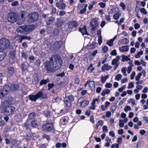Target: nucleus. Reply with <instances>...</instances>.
<instances>
[{
	"label": "nucleus",
	"instance_id": "f257e3e1",
	"mask_svg": "<svg viewBox=\"0 0 148 148\" xmlns=\"http://www.w3.org/2000/svg\"><path fill=\"white\" fill-rule=\"evenodd\" d=\"M62 64V61L60 56L58 55L53 56L49 61L45 62V68L50 72L55 71V69L58 70L60 68Z\"/></svg>",
	"mask_w": 148,
	"mask_h": 148
},
{
	"label": "nucleus",
	"instance_id": "f03ea898",
	"mask_svg": "<svg viewBox=\"0 0 148 148\" xmlns=\"http://www.w3.org/2000/svg\"><path fill=\"white\" fill-rule=\"evenodd\" d=\"M15 110V108L12 106H9L6 101L2 102L0 107V111L7 115L12 114Z\"/></svg>",
	"mask_w": 148,
	"mask_h": 148
},
{
	"label": "nucleus",
	"instance_id": "7ed1b4c3",
	"mask_svg": "<svg viewBox=\"0 0 148 148\" xmlns=\"http://www.w3.org/2000/svg\"><path fill=\"white\" fill-rule=\"evenodd\" d=\"M35 25H24L19 27L16 31L18 33L22 34H27L32 32L34 28Z\"/></svg>",
	"mask_w": 148,
	"mask_h": 148
},
{
	"label": "nucleus",
	"instance_id": "20e7f679",
	"mask_svg": "<svg viewBox=\"0 0 148 148\" xmlns=\"http://www.w3.org/2000/svg\"><path fill=\"white\" fill-rule=\"evenodd\" d=\"M10 45L9 40L5 38H2L0 40V49L5 50L8 49Z\"/></svg>",
	"mask_w": 148,
	"mask_h": 148
},
{
	"label": "nucleus",
	"instance_id": "39448f33",
	"mask_svg": "<svg viewBox=\"0 0 148 148\" xmlns=\"http://www.w3.org/2000/svg\"><path fill=\"white\" fill-rule=\"evenodd\" d=\"M18 16L16 13H10L8 16V21L11 23H14L17 21L18 19Z\"/></svg>",
	"mask_w": 148,
	"mask_h": 148
},
{
	"label": "nucleus",
	"instance_id": "423d86ee",
	"mask_svg": "<svg viewBox=\"0 0 148 148\" xmlns=\"http://www.w3.org/2000/svg\"><path fill=\"white\" fill-rule=\"evenodd\" d=\"M38 13L36 12L29 14V18L28 20V22L32 23L37 21L38 19Z\"/></svg>",
	"mask_w": 148,
	"mask_h": 148
},
{
	"label": "nucleus",
	"instance_id": "0eeeda50",
	"mask_svg": "<svg viewBox=\"0 0 148 148\" xmlns=\"http://www.w3.org/2000/svg\"><path fill=\"white\" fill-rule=\"evenodd\" d=\"M53 127V125L51 123H47L42 125V129L45 132H49L52 130Z\"/></svg>",
	"mask_w": 148,
	"mask_h": 148
},
{
	"label": "nucleus",
	"instance_id": "6e6552de",
	"mask_svg": "<svg viewBox=\"0 0 148 148\" xmlns=\"http://www.w3.org/2000/svg\"><path fill=\"white\" fill-rule=\"evenodd\" d=\"M90 24L91 30L94 31L96 29L98 26V21L96 19H93L90 22Z\"/></svg>",
	"mask_w": 148,
	"mask_h": 148
},
{
	"label": "nucleus",
	"instance_id": "1a4fd4ad",
	"mask_svg": "<svg viewBox=\"0 0 148 148\" xmlns=\"http://www.w3.org/2000/svg\"><path fill=\"white\" fill-rule=\"evenodd\" d=\"M68 25V28L69 29L76 27L78 25L77 22L75 21H69Z\"/></svg>",
	"mask_w": 148,
	"mask_h": 148
},
{
	"label": "nucleus",
	"instance_id": "9d476101",
	"mask_svg": "<svg viewBox=\"0 0 148 148\" xmlns=\"http://www.w3.org/2000/svg\"><path fill=\"white\" fill-rule=\"evenodd\" d=\"M62 42L59 41L56 42L54 43L53 47L57 49H60L62 47Z\"/></svg>",
	"mask_w": 148,
	"mask_h": 148
},
{
	"label": "nucleus",
	"instance_id": "9b49d317",
	"mask_svg": "<svg viewBox=\"0 0 148 148\" xmlns=\"http://www.w3.org/2000/svg\"><path fill=\"white\" fill-rule=\"evenodd\" d=\"M55 20V18L53 16H51L48 18L46 21L47 25H51Z\"/></svg>",
	"mask_w": 148,
	"mask_h": 148
},
{
	"label": "nucleus",
	"instance_id": "f8f14e48",
	"mask_svg": "<svg viewBox=\"0 0 148 148\" xmlns=\"http://www.w3.org/2000/svg\"><path fill=\"white\" fill-rule=\"evenodd\" d=\"M64 102L66 108L67 109H69L71 108V103L68 101L67 98L66 97H65L64 99Z\"/></svg>",
	"mask_w": 148,
	"mask_h": 148
},
{
	"label": "nucleus",
	"instance_id": "ddd939ff",
	"mask_svg": "<svg viewBox=\"0 0 148 148\" xmlns=\"http://www.w3.org/2000/svg\"><path fill=\"white\" fill-rule=\"evenodd\" d=\"M79 31L82 33L83 35H88L85 26H83L82 27L79 28Z\"/></svg>",
	"mask_w": 148,
	"mask_h": 148
},
{
	"label": "nucleus",
	"instance_id": "4468645a",
	"mask_svg": "<svg viewBox=\"0 0 148 148\" xmlns=\"http://www.w3.org/2000/svg\"><path fill=\"white\" fill-rule=\"evenodd\" d=\"M129 49V47L128 46H124L119 48V51L121 52H127Z\"/></svg>",
	"mask_w": 148,
	"mask_h": 148
},
{
	"label": "nucleus",
	"instance_id": "2eb2a0df",
	"mask_svg": "<svg viewBox=\"0 0 148 148\" xmlns=\"http://www.w3.org/2000/svg\"><path fill=\"white\" fill-rule=\"evenodd\" d=\"M112 68V66L109 65L108 64H104L102 67L101 71L104 72L106 71H108Z\"/></svg>",
	"mask_w": 148,
	"mask_h": 148
},
{
	"label": "nucleus",
	"instance_id": "dca6fc26",
	"mask_svg": "<svg viewBox=\"0 0 148 148\" xmlns=\"http://www.w3.org/2000/svg\"><path fill=\"white\" fill-rule=\"evenodd\" d=\"M67 117H62L60 121V125H64L67 123V121L66 119Z\"/></svg>",
	"mask_w": 148,
	"mask_h": 148
},
{
	"label": "nucleus",
	"instance_id": "f3484780",
	"mask_svg": "<svg viewBox=\"0 0 148 148\" xmlns=\"http://www.w3.org/2000/svg\"><path fill=\"white\" fill-rule=\"evenodd\" d=\"M6 88L7 90H6V92L3 93L0 91V98H3L8 93V92L10 90V87H7Z\"/></svg>",
	"mask_w": 148,
	"mask_h": 148
},
{
	"label": "nucleus",
	"instance_id": "a211bd4d",
	"mask_svg": "<svg viewBox=\"0 0 148 148\" xmlns=\"http://www.w3.org/2000/svg\"><path fill=\"white\" fill-rule=\"evenodd\" d=\"M111 90L107 88H105L103 90L101 95L102 96H104L106 94H109L110 93Z\"/></svg>",
	"mask_w": 148,
	"mask_h": 148
},
{
	"label": "nucleus",
	"instance_id": "6ab92c4d",
	"mask_svg": "<svg viewBox=\"0 0 148 148\" xmlns=\"http://www.w3.org/2000/svg\"><path fill=\"white\" fill-rule=\"evenodd\" d=\"M56 5L57 7L60 9H64L66 6V4L63 3H57Z\"/></svg>",
	"mask_w": 148,
	"mask_h": 148
},
{
	"label": "nucleus",
	"instance_id": "aec40b11",
	"mask_svg": "<svg viewBox=\"0 0 148 148\" xmlns=\"http://www.w3.org/2000/svg\"><path fill=\"white\" fill-rule=\"evenodd\" d=\"M80 106L82 108H84L89 103L88 101L87 100H84L80 102Z\"/></svg>",
	"mask_w": 148,
	"mask_h": 148
},
{
	"label": "nucleus",
	"instance_id": "412c9836",
	"mask_svg": "<svg viewBox=\"0 0 148 148\" xmlns=\"http://www.w3.org/2000/svg\"><path fill=\"white\" fill-rule=\"evenodd\" d=\"M97 44L95 42H93L91 43H90L87 46V48L89 49H92L95 47Z\"/></svg>",
	"mask_w": 148,
	"mask_h": 148
},
{
	"label": "nucleus",
	"instance_id": "4be33fe9",
	"mask_svg": "<svg viewBox=\"0 0 148 148\" xmlns=\"http://www.w3.org/2000/svg\"><path fill=\"white\" fill-rule=\"evenodd\" d=\"M19 87L18 84H13L11 85V88L12 90H16L19 88Z\"/></svg>",
	"mask_w": 148,
	"mask_h": 148
},
{
	"label": "nucleus",
	"instance_id": "5701e85b",
	"mask_svg": "<svg viewBox=\"0 0 148 148\" xmlns=\"http://www.w3.org/2000/svg\"><path fill=\"white\" fill-rule=\"evenodd\" d=\"M128 57H130V56H125L124 55H122L121 56L122 57V60L121 61L122 62H124L125 61H129L130 60V59Z\"/></svg>",
	"mask_w": 148,
	"mask_h": 148
},
{
	"label": "nucleus",
	"instance_id": "b1692460",
	"mask_svg": "<svg viewBox=\"0 0 148 148\" xmlns=\"http://www.w3.org/2000/svg\"><path fill=\"white\" fill-rule=\"evenodd\" d=\"M14 39L16 41H18L19 43L22 42L23 40L22 35H19L16 36L15 37Z\"/></svg>",
	"mask_w": 148,
	"mask_h": 148
},
{
	"label": "nucleus",
	"instance_id": "393cba45",
	"mask_svg": "<svg viewBox=\"0 0 148 148\" xmlns=\"http://www.w3.org/2000/svg\"><path fill=\"white\" fill-rule=\"evenodd\" d=\"M8 73L10 75H12L14 73V69L12 67H9L8 68Z\"/></svg>",
	"mask_w": 148,
	"mask_h": 148
},
{
	"label": "nucleus",
	"instance_id": "a878e982",
	"mask_svg": "<svg viewBox=\"0 0 148 148\" xmlns=\"http://www.w3.org/2000/svg\"><path fill=\"white\" fill-rule=\"evenodd\" d=\"M29 120H27L26 121V122L24 124L23 127L26 129H28L30 126L29 125Z\"/></svg>",
	"mask_w": 148,
	"mask_h": 148
},
{
	"label": "nucleus",
	"instance_id": "bb28decb",
	"mask_svg": "<svg viewBox=\"0 0 148 148\" xmlns=\"http://www.w3.org/2000/svg\"><path fill=\"white\" fill-rule=\"evenodd\" d=\"M6 55V53L5 52L0 51V61L3 60Z\"/></svg>",
	"mask_w": 148,
	"mask_h": 148
},
{
	"label": "nucleus",
	"instance_id": "cd10ccee",
	"mask_svg": "<svg viewBox=\"0 0 148 148\" xmlns=\"http://www.w3.org/2000/svg\"><path fill=\"white\" fill-rule=\"evenodd\" d=\"M43 95L44 93L42 91H40L35 95L36 97V98L38 99L41 97L42 98Z\"/></svg>",
	"mask_w": 148,
	"mask_h": 148
},
{
	"label": "nucleus",
	"instance_id": "c85d7f7f",
	"mask_svg": "<svg viewBox=\"0 0 148 148\" xmlns=\"http://www.w3.org/2000/svg\"><path fill=\"white\" fill-rule=\"evenodd\" d=\"M109 78V76L106 75L105 76H102L101 78V81L102 83H103L105 82L106 79Z\"/></svg>",
	"mask_w": 148,
	"mask_h": 148
},
{
	"label": "nucleus",
	"instance_id": "c756f323",
	"mask_svg": "<svg viewBox=\"0 0 148 148\" xmlns=\"http://www.w3.org/2000/svg\"><path fill=\"white\" fill-rule=\"evenodd\" d=\"M121 14L119 13H116L113 15V18L115 20H117L119 19Z\"/></svg>",
	"mask_w": 148,
	"mask_h": 148
},
{
	"label": "nucleus",
	"instance_id": "7c9ffc66",
	"mask_svg": "<svg viewBox=\"0 0 148 148\" xmlns=\"http://www.w3.org/2000/svg\"><path fill=\"white\" fill-rule=\"evenodd\" d=\"M29 98L30 100L32 101H36L37 99L36 95H30L29 96Z\"/></svg>",
	"mask_w": 148,
	"mask_h": 148
},
{
	"label": "nucleus",
	"instance_id": "2f4dec72",
	"mask_svg": "<svg viewBox=\"0 0 148 148\" xmlns=\"http://www.w3.org/2000/svg\"><path fill=\"white\" fill-rule=\"evenodd\" d=\"M95 85V83L94 82L89 81V86L91 89L94 88Z\"/></svg>",
	"mask_w": 148,
	"mask_h": 148
},
{
	"label": "nucleus",
	"instance_id": "473e14b6",
	"mask_svg": "<svg viewBox=\"0 0 148 148\" xmlns=\"http://www.w3.org/2000/svg\"><path fill=\"white\" fill-rule=\"evenodd\" d=\"M22 57L26 60L28 58V55L26 52L23 51L21 53Z\"/></svg>",
	"mask_w": 148,
	"mask_h": 148
},
{
	"label": "nucleus",
	"instance_id": "72a5a7b5",
	"mask_svg": "<svg viewBox=\"0 0 148 148\" xmlns=\"http://www.w3.org/2000/svg\"><path fill=\"white\" fill-rule=\"evenodd\" d=\"M58 23L57 25L58 27L61 26L63 23L62 20L61 18L57 19Z\"/></svg>",
	"mask_w": 148,
	"mask_h": 148
},
{
	"label": "nucleus",
	"instance_id": "f704fd0d",
	"mask_svg": "<svg viewBox=\"0 0 148 148\" xmlns=\"http://www.w3.org/2000/svg\"><path fill=\"white\" fill-rule=\"evenodd\" d=\"M49 79H43L41 81L40 83V85L42 86L43 84H45L49 82Z\"/></svg>",
	"mask_w": 148,
	"mask_h": 148
},
{
	"label": "nucleus",
	"instance_id": "c9c22d12",
	"mask_svg": "<svg viewBox=\"0 0 148 148\" xmlns=\"http://www.w3.org/2000/svg\"><path fill=\"white\" fill-rule=\"evenodd\" d=\"M32 126L34 127H36L37 126V121L35 120H33L31 123Z\"/></svg>",
	"mask_w": 148,
	"mask_h": 148
},
{
	"label": "nucleus",
	"instance_id": "e433bc0d",
	"mask_svg": "<svg viewBox=\"0 0 148 148\" xmlns=\"http://www.w3.org/2000/svg\"><path fill=\"white\" fill-rule=\"evenodd\" d=\"M100 99L99 98H96L93 99L92 102L91 103L92 105H95V103L97 102L98 103H100Z\"/></svg>",
	"mask_w": 148,
	"mask_h": 148
},
{
	"label": "nucleus",
	"instance_id": "4c0bfd02",
	"mask_svg": "<svg viewBox=\"0 0 148 148\" xmlns=\"http://www.w3.org/2000/svg\"><path fill=\"white\" fill-rule=\"evenodd\" d=\"M143 51H141L138 52L137 54L135 55V58H140V56L143 54Z\"/></svg>",
	"mask_w": 148,
	"mask_h": 148
},
{
	"label": "nucleus",
	"instance_id": "58836bf2",
	"mask_svg": "<svg viewBox=\"0 0 148 148\" xmlns=\"http://www.w3.org/2000/svg\"><path fill=\"white\" fill-rule=\"evenodd\" d=\"M66 97L67 98V100L69 99L71 102L73 101L74 100V97L72 95H69Z\"/></svg>",
	"mask_w": 148,
	"mask_h": 148
},
{
	"label": "nucleus",
	"instance_id": "ea45409f",
	"mask_svg": "<svg viewBox=\"0 0 148 148\" xmlns=\"http://www.w3.org/2000/svg\"><path fill=\"white\" fill-rule=\"evenodd\" d=\"M114 41L113 40L111 39L107 42V44L109 46H112L113 45Z\"/></svg>",
	"mask_w": 148,
	"mask_h": 148
},
{
	"label": "nucleus",
	"instance_id": "a19ab883",
	"mask_svg": "<svg viewBox=\"0 0 148 148\" xmlns=\"http://www.w3.org/2000/svg\"><path fill=\"white\" fill-rule=\"evenodd\" d=\"M127 69L125 67L123 68L121 70V71L123 73V75L126 76L127 75L126 73Z\"/></svg>",
	"mask_w": 148,
	"mask_h": 148
},
{
	"label": "nucleus",
	"instance_id": "79ce46f5",
	"mask_svg": "<svg viewBox=\"0 0 148 148\" xmlns=\"http://www.w3.org/2000/svg\"><path fill=\"white\" fill-rule=\"evenodd\" d=\"M119 125L120 127H123L124 126V123L123 121V120L120 119L119 121Z\"/></svg>",
	"mask_w": 148,
	"mask_h": 148
},
{
	"label": "nucleus",
	"instance_id": "37998d69",
	"mask_svg": "<svg viewBox=\"0 0 148 148\" xmlns=\"http://www.w3.org/2000/svg\"><path fill=\"white\" fill-rule=\"evenodd\" d=\"M35 113L34 112H32L29 114V119H34L35 117Z\"/></svg>",
	"mask_w": 148,
	"mask_h": 148
},
{
	"label": "nucleus",
	"instance_id": "c03bdc74",
	"mask_svg": "<svg viewBox=\"0 0 148 148\" xmlns=\"http://www.w3.org/2000/svg\"><path fill=\"white\" fill-rule=\"evenodd\" d=\"M7 87L10 86L8 85H5L3 87V88H2L1 89L0 91L4 93V92H5L6 91V90H7V89L6 88H6V87Z\"/></svg>",
	"mask_w": 148,
	"mask_h": 148
},
{
	"label": "nucleus",
	"instance_id": "a18cd8bd",
	"mask_svg": "<svg viewBox=\"0 0 148 148\" xmlns=\"http://www.w3.org/2000/svg\"><path fill=\"white\" fill-rule=\"evenodd\" d=\"M119 5L120 6L122 7V9L123 10H124L126 9V5L123 2L121 3H120Z\"/></svg>",
	"mask_w": 148,
	"mask_h": 148
},
{
	"label": "nucleus",
	"instance_id": "49530a36",
	"mask_svg": "<svg viewBox=\"0 0 148 148\" xmlns=\"http://www.w3.org/2000/svg\"><path fill=\"white\" fill-rule=\"evenodd\" d=\"M143 145V143L142 142H140L137 143L136 147L137 148H140L142 147Z\"/></svg>",
	"mask_w": 148,
	"mask_h": 148
},
{
	"label": "nucleus",
	"instance_id": "de8ad7c7",
	"mask_svg": "<svg viewBox=\"0 0 148 148\" xmlns=\"http://www.w3.org/2000/svg\"><path fill=\"white\" fill-rule=\"evenodd\" d=\"M121 74H118L115 76V79L117 81H119L121 79Z\"/></svg>",
	"mask_w": 148,
	"mask_h": 148
},
{
	"label": "nucleus",
	"instance_id": "09e8293b",
	"mask_svg": "<svg viewBox=\"0 0 148 148\" xmlns=\"http://www.w3.org/2000/svg\"><path fill=\"white\" fill-rule=\"evenodd\" d=\"M131 108L130 106H126L124 108V110L125 112H127L128 111H130L131 110Z\"/></svg>",
	"mask_w": 148,
	"mask_h": 148
},
{
	"label": "nucleus",
	"instance_id": "8fccbe9b",
	"mask_svg": "<svg viewBox=\"0 0 148 148\" xmlns=\"http://www.w3.org/2000/svg\"><path fill=\"white\" fill-rule=\"evenodd\" d=\"M118 62L115 59H113L112 62V64L113 65H119V63H118Z\"/></svg>",
	"mask_w": 148,
	"mask_h": 148
},
{
	"label": "nucleus",
	"instance_id": "3c124183",
	"mask_svg": "<svg viewBox=\"0 0 148 148\" xmlns=\"http://www.w3.org/2000/svg\"><path fill=\"white\" fill-rule=\"evenodd\" d=\"M21 17L22 18V21H21V22H18V24L19 25H20L22 23H23L24 22V19H23L24 18V14L23 13H21Z\"/></svg>",
	"mask_w": 148,
	"mask_h": 148
},
{
	"label": "nucleus",
	"instance_id": "603ef678",
	"mask_svg": "<svg viewBox=\"0 0 148 148\" xmlns=\"http://www.w3.org/2000/svg\"><path fill=\"white\" fill-rule=\"evenodd\" d=\"M134 84L132 82H130L128 86L127 87L128 89H131L134 87Z\"/></svg>",
	"mask_w": 148,
	"mask_h": 148
},
{
	"label": "nucleus",
	"instance_id": "864d4df0",
	"mask_svg": "<svg viewBox=\"0 0 148 148\" xmlns=\"http://www.w3.org/2000/svg\"><path fill=\"white\" fill-rule=\"evenodd\" d=\"M140 11L141 12L144 14H146L147 13V11L143 8H141L140 10Z\"/></svg>",
	"mask_w": 148,
	"mask_h": 148
},
{
	"label": "nucleus",
	"instance_id": "5fc2aeb1",
	"mask_svg": "<svg viewBox=\"0 0 148 148\" xmlns=\"http://www.w3.org/2000/svg\"><path fill=\"white\" fill-rule=\"evenodd\" d=\"M142 75V74L141 73H140L138 74L136 76L135 79L136 80H138L140 78V77Z\"/></svg>",
	"mask_w": 148,
	"mask_h": 148
},
{
	"label": "nucleus",
	"instance_id": "6e6d98bb",
	"mask_svg": "<svg viewBox=\"0 0 148 148\" xmlns=\"http://www.w3.org/2000/svg\"><path fill=\"white\" fill-rule=\"evenodd\" d=\"M116 105H113L112 106L110 109V111L112 112H113L116 109Z\"/></svg>",
	"mask_w": 148,
	"mask_h": 148
},
{
	"label": "nucleus",
	"instance_id": "4d7b16f0",
	"mask_svg": "<svg viewBox=\"0 0 148 148\" xmlns=\"http://www.w3.org/2000/svg\"><path fill=\"white\" fill-rule=\"evenodd\" d=\"M16 142L17 141L16 140H12L11 143L13 145L16 147L18 145Z\"/></svg>",
	"mask_w": 148,
	"mask_h": 148
},
{
	"label": "nucleus",
	"instance_id": "13d9d810",
	"mask_svg": "<svg viewBox=\"0 0 148 148\" xmlns=\"http://www.w3.org/2000/svg\"><path fill=\"white\" fill-rule=\"evenodd\" d=\"M54 86V84L53 83L49 84L48 85V90H49L52 88Z\"/></svg>",
	"mask_w": 148,
	"mask_h": 148
},
{
	"label": "nucleus",
	"instance_id": "bf43d9fd",
	"mask_svg": "<svg viewBox=\"0 0 148 148\" xmlns=\"http://www.w3.org/2000/svg\"><path fill=\"white\" fill-rule=\"evenodd\" d=\"M128 102L129 103H131L133 105L135 104V101L134 100L132 99H130L128 100Z\"/></svg>",
	"mask_w": 148,
	"mask_h": 148
},
{
	"label": "nucleus",
	"instance_id": "052dcab7",
	"mask_svg": "<svg viewBox=\"0 0 148 148\" xmlns=\"http://www.w3.org/2000/svg\"><path fill=\"white\" fill-rule=\"evenodd\" d=\"M23 40H29L31 38L30 37L27 36H24L22 35Z\"/></svg>",
	"mask_w": 148,
	"mask_h": 148
},
{
	"label": "nucleus",
	"instance_id": "680f3d73",
	"mask_svg": "<svg viewBox=\"0 0 148 148\" xmlns=\"http://www.w3.org/2000/svg\"><path fill=\"white\" fill-rule=\"evenodd\" d=\"M122 42L124 44H126L129 42V40L127 38H124L122 40Z\"/></svg>",
	"mask_w": 148,
	"mask_h": 148
},
{
	"label": "nucleus",
	"instance_id": "e2e57ef3",
	"mask_svg": "<svg viewBox=\"0 0 148 148\" xmlns=\"http://www.w3.org/2000/svg\"><path fill=\"white\" fill-rule=\"evenodd\" d=\"M99 5L101 8H104L106 6V3L103 2H100L99 3Z\"/></svg>",
	"mask_w": 148,
	"mask_h": 148
},
{
	"label": "nucleus",
	"instance_id": "0e129e2a",
	"mask_svg": "<svg viewBox=\"0 0 148 148\" xmlns=\"http://www.w3.org/2000/svg\"><path fill=\"white\" fill-rule=\"evenodd\" d=\"M108 47L105 46L102 49V51L103 53H106L108 50Z\"/></svg>",
	"mask_w": 148,
	"mask_h": 148
},
{
	"label": "nucleus",
	"instance_id": "69168bd1",
	"mask_svg": "<svg viewBox=\"0 0 148 148\" xmlns=\"http://www.w3.org/2000/svg\"><path fill=\"white\" fill-rule=\"evenodd\" d=\"M103 131L104 133H107L108 132V129L106 126L104 125L103 127Z\"/></svg>",
	"mask_w": 148,
	"mask_h": 148
},
{
	"label": "nucleus",
	"instance_id": "338daca9",
	"mask_svg": "<svg viewBox=\"0 0 148 148\" xmlns=\"http://www.w3.org/2000/svg\"><path fill=\"white\" fill-rule=\"evenodd\" d=\"M112 86V85L110 83H107L105 85V87L107 88H111Z\"/></svg>",
	"mask_w": 148,
	"mask_h": 148
},
{
	"label": "nucleus",
	"instance_id": "774afa93",
	"mask_svg": "<svg viewBox=\"0 0 148 148\" xmlns=\"http://www.w3.org/2000/svg\"><path fill=\"white\" fill-rule=\"evenodd\" d=\"M40 63L41 62L40 60H37L34 62V64L38 66H39L40 65Z\"/></svg>",
	"mask_w": 148,
	"mask_h": 148
}]
</instances>
